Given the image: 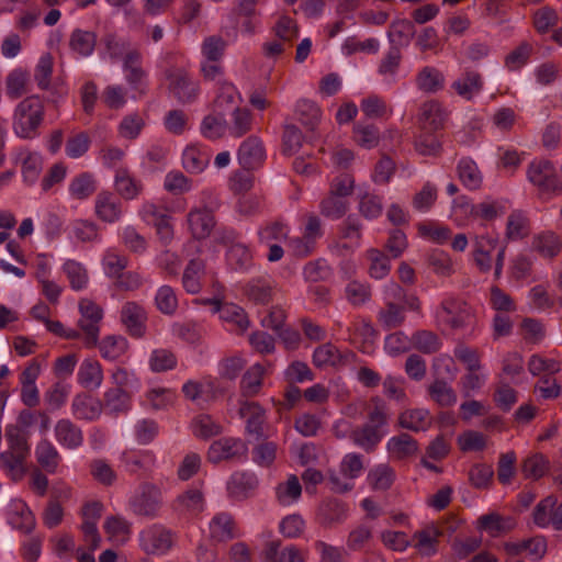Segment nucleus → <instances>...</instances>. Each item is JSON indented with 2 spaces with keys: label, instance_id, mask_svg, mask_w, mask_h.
<instances>
[{
  "label": "nucleus",
  "instance_id": "nucleus-1",
  "mask_svg": "<svg viewBox=\"0 0 562 562\" xmlns=\"http://www.w3.org/2000/svg\"><path fill=\"white\" fill-rule=\"evenodd\" d=\"M375 405L368 412L367 422L351 429L349 438L367 453L375 451L387 434L389 411L380 398L373 400Z\"/></svg>",
  "mask_w": 562,
  "mask_h": 562
},
{
  "label": "nucleus",
  "instance_id": "nucleus-2",
  "mask_svg": "<svg viewBox=\"0 0 562 562\" xmlns=\"http://www.w3.org/2000/svg\"><path fill=\"white\" fill-rule=\"evenodd\" d=\"M45 108L40 95L33 94L20 101L13 113L12 128L22 139H34L40 135Z\"/></svg>",
  "mask_w": 562,
  "mask_h": 562
},
{
  "label": "nucleus",
  "instance_id": "nucleus-3",
  "mask_svg": "<svg viewBox=\"0 0 562 562\" xmlns=\"http://www.w3.org/2000/svg\"><path fill=\"white\" fill-rule=\"evenodd\" d=\"M164 507V494L159 485L144 481L132 492L127 501L128 510L136 517L156 519Z\"/></svg>",
  "mask_w": 562,
  "mask_h": 562
},
{
  "label": "nucleus",
  "instance_id": "nucleus-4",
  "mask_svg": "<svg viewBox=\"0 0 562 562\" xmlns=\"http://www.w3.org/2000/svg\"><path fill=\"white\" fill-rule=\"evenodd\" d=\"M168 91L180 104H192L200 95L199 81L183 67H168L165 70Z\"/></svg>",
  "mask_w": 562,
  "mask_h": 562
},
{
  "label": "nucleus",
  "instance_id": "nucleus-5",
  "mask_svg": "<svg viewBox=\"0 0 562 562\" xmlns=\"http://www.w3.org/2000/svg\"><path fill=\"white\" fill-rule=\"evenodd\" d=\"M438 326L450 329H462L473 319L470 306L454 296L445 297L435 312Z\"/></svg>",
  "mask_w": 562,
  "mask_h": 562
},
{
  "label": "nucleus",
  "instance_id": "nucleus-6",
  "mask_svg": "<svg viewBox=\"0 0 562 562\" xmlns=\"http://www.w3.org/2000/svg\"><path fill=\"white\" fill-rule=\"evenodd\" d=\"M138 543L148 555H164L173 546V535L165 526L154 524L139 532Z\"/></svg>",
  "mask_w": 562,
  "mask_h": 562
},
{
  "label": "nucleus",
  "instance_id": "nucleus-7",
  "mask_svg": "<svg viewBox=\"0 0 562 562\" xmlns=\"http://www.w3.org/2000/svg\"><path fill=\"white\" fill-rule=\"evenodd\" d=\"M528 180L543 193L562 191V180L554 165L546 159L533 160L527 169Z\"/></svg>",
  "mask_w": 562,
  "mask_h": 562
},
{
  "label": "nucleus",
  "instance_id": "nucleus-8",
  "mask_svg": "<svg viewBox=\"0 0 562 562\" xmlns=\"http://www.w3.org/2000/svg\"><path fill=\"white\" fill-rule=\"evenodd\" d=\"M248 447L240 438L224 437L212 442L207 451V460L211 463H220L224 460L246 459Z\"/></svg>",
  "mask_w": 562,
  "mask_h": 562
},
{
  "label": "nucleus",
  "instance_id": "nucleus-9",
  "mask_svg": "<svg viewBox=\"0 0 562 562\" xmlns=\"http://www.w3.org/2000/svg\"><path fill=\"white\" fill-rule=\"evenodd\" d=\"M267 158L262 140L255 135L248 136L237 150V159L245 170H257L262 167Z\"/></svg>",
  "mask_w": 562,
  "mask_h": 562
},
{
  "label": "nucleus",
  "instance_id": "nucleus-10",
  "mask_svg": "<svg viewBox=\"0 0 562 562\" xmlns=\"http://www.w3.org/2000/svg\"><path fill=\"white\" fill-rule=\"evenodd\" d=\"M498 246V237L488 234L475 235L472 240V257L481 272H490L492 269V254Z\"/></svg>",
  "mask_w": 562,
  "mask_h": 562
},
{
  "label": "nucleus",
  "instance_id": "nucleus-11",
  "mask_svg": "<svg viewBox=\"0 0 562 562\" xmlns=\"http://www.w3.org/2000/svg\"><path fill=\"white\" fill-rule=\"evenodd\" d=\"M121 321L132 337L142 338L145 335L147 313L138 303L126 302L121 311Z\"/></svg>",
  "mask_w": 562,
  "mask_h": 562
},
{
  "label": "nucleus",
  "instance_id": "nucleus-12",
  "mask_svg": "<svg viewBox=\"0 0 562 562\" xmlns=\"http://www.w3.org/2000/svg\"><path fill=\"white\" fill-rule=\"evenodd\" d=\"M238 413L246 419V431L256 439L263 437L266 411L257 402L240 401Z\"/></svg>",
  "mask_w": 562,
  "mask_h": 562
},
{
  "label": "nucleus",
  "instance_id": "nucleus-13",
  "mask_svg": "<svg viewBox=\"0 0 562 562\" xmlns=\"http://www.w3.org/2000/svg\"><path fill=\"white\" fill-rule=\"evenodd\" d=\"M209 532L210 538L215 542H227L239 536L235 519L227 512L217 513L212 517Z\"/></svg>",
  "mask_w": 562,
  "mask_h": 562
},
{
  "label": "nucleus",
  "instance_id": "nucleus-14",
  "mask_svg": "<svg viewBox=\"0 0 562 562\" xmlns=\"http://www.w3.org/2000/svg\"><path fill=\"white\" fill-rule=\"evenodd\" d=\"M56 441L66 449L76 450L83 443L82 429L69 418H60L54 426Z\"/></svg>",
  "mask_w": 562,
  "mask_h": 562
},
{
  "label": "nucleus",
  "instance_id": "nucleus-15",
  "mask_svg": "<svg viewBox=\"0 0 562 562\" xmlns=\"http://www.w3.org/2000/svg\"><path fill=\"white\" fill-rule=\"evenodd\" d=\"M187 222L192 237L198 240L207 238L216 224L212 211L199 207L188 213Z\"/></svg>",
  "mask_w": 562,
  "mask_h": 562
},
{
  "label": "nucleus",
  "instance_id": "nucleus-16",
  "mask_svg": "<svg viewBox=\"0 0 562 562\" xmlns=\"http://www.w3.org/2000/svg\"><path fill=\"white\" fill-rule=\"evenodd\" d=\"M103 412L101 400L91 396L88 393H79L74 396L71 402V413L80 420H97Z\"/></svg>",
  "mask_w": 562,
  "mask_h": 562
},
{
  "label": "nucleus",
  "instance_id": "nucleus-17",
  "mask_svg": "<svg viewBox=\"0 0 562 562\" xmlns=\"http://www.w3.org/2000/svg\"><path fill=\"white\" fill-rule=\"evenodd\" d=\"M447 120V113L437 101L425 102L420 106L418 123L420 131L434 132L442 130Z\"/></svg>",
  "mask_w": 562,
  "mask_h": 562
},
{
  "label": "nucleus",
  "instance_id": "nucleus-18",
  "mask_svg": "<svg viewBox=\"0 0 562 562\" xmlns=\"http://www.w3.org/2000/svg\"><path fill=\"white\" fill-rule=\"evenodd\" d=\"M204 495L199 487H190L172 502V508L182 514L196 516L204 510Z\"/></svg>",
  "mask_w": 562,
  "mask_h": 562
},
{
  "label": "nucleus",
  "instance_id": "nucleus-19",
  "mask_svg": "<svg viewBox=\"0 0 562 562\" xmlns=\"http://www.w3.org/2000/svg\"><path fill=\"white\" fill-rule=\"evenodd\" d=\"M94 209L98 218L105 223H115L122 216L121 201L109 191H101L98 193Z\"/></svg>",
  "mask_w": 562,
  "mask_h": 562
},
{
  "label": "nucleus",
  "instance_id": "nucleus-20",
  "mask_svg": "<svg viewBox=\"0 0 562 562\" xmlns=\"http://www.w3.org/2000/svg\"><path fill=\"white\" fill-rule=\"evenodd\" d=\"M348 508L346 504L338 498H328L323 501L317 509L318 522L324 527H330L334 524H340L347 518Z\"/></svg>",
  "mask_w": 562,
  "mask_h": 562
},
{
  "label": "nucleus",
  "instance_id": "nucleus-21",
  "mask_svg": "<svg viewBox=\"0 0 562 562\" xmlns=\"http://www.w3.org/2000/svg\"><path fill=\"white\" fill-rule=\"evenodd\" d=\"M258 486V479L251 472H235L227 482V492L232 498L245 499Z\"/></svg>",
  "mask_w": 562,
  "mask_h": 562
},
{
  "label": "nucleus",
  "instance_id": "nucleus-22",
  "mask_svg": "<svg viewBox=\"0 0 562 562\" xmlns=\"http://www.w3.org/2000/svg\"><path fill=\"white\" fill-rule=\"evenodd\" d=\"M103 411L105 414L117 417L126 414L132 406V394L130 391H121V389H108L103 394Z\"/></svg>",
  "mask_w": 562,
  "mask_h": 562
},
{
  "label": "nucleus",
  "instance_id": "nucleus-23",
  "mask_svg": "<svg viewBox=\"0 0 562 562\" xmlns=\"http://www.w3.org/2000/svg\"><path fill=\"white\" fill-rule=\"evenodd\" d=\"M121 462L126 472L136 474L138 471H150L156 464V456L150 450H130L121 454Z\"/></svg>",
  "mask_w": 562,
  "mask_h": 562
},
{
  "label": "nucleus",
  "instance_id": "nucleus-24",
  "mask_svg": "<svg viewBox=\"0 0 562 562\" xmlns=\"http://www.w3.org/2000/svg\"><path fill=\"white\" fill-rule=\"evenodd\" d=\"M125 79L133 89H139L146 79V71L142 68V54L138 49L128 50L123 58Z\"/></svg>",
  "mask_w": 562,
  "mask_h": 562
},
{
  "label": "nucleus",
  "instance_id": "nucleus-25",
  "mask_svg": "<svg viewBox=\"0 0 562 562\" xmlns=\"http://www.w3.org/2000/svg\"><path fill=\"white\" fill-rule=\"evenodd\" d=\"M78 383L87 390H97L103 382V370L99 361L85 359L77 373Z\"/></svg>",
  "mask_w": 562,
  "mask_h": 562
},
{
  "label": "nucleus",
  "instance_id": "nucleus-26",
  "mask_svg": "<svg viewBox=\"0 0 562 562\" xmlns=\"http://www.w3.org/2000/svg\"><path fill=\"white\" fill-rule=\"evenodd\" d=\"M114 188L124 200H134L144 190L142 181L132 177L126 168L116 169L114 176Z\"/></svg>",
  "mask_w": 562,
  "mask_h": 562
},
{
  "label": "nucleus",
  "instance_id": "nucleus-27",
  "mask_svg": "<svg viewBox=\"0 0 562 562\" xmlns=\"http://www.w3.org/2000/svg\"><path fill=\"white\" fill-rule=\"evenodd\" d=\"M397 423L401 428L418 432L425 431L431 426V417L426 408H413L402 412Z\"/></svg>",
  "mask_w": 562,
  "mask_h": 562
},
{
  "label": "nucleus",
  "instance_id": "nucleus-28",
  "mask_svg": "<svg viewBox=\"0 0 562 562\" xmlns=\"http://www.w3.org/2000/svg\"><path fill=\"white\" fill-rule=\"evenodd\" d=\"M296 120L308 131L314 133L321 122L322 111L312 100L300 99L294 109Z\"/></svg>",
  "mask_w": 562,
  "mask_h": 562
},
{
  "label": "nucleus",
  "instance_id": "nucleus-29",
  "mask_svg": "<svg viewBox=\"0 0 562 562\" xmlns=\"http://www.w3.org/2000/svg\"><path fill=\"white\" fill-rule=\"evenodd\" d=\"M457 173L459 180L468 190L476 191L481 189L483 175L473 159L469 157L461 158L457 165Z\"/></svg>",
  "mask_w": 562,
  "mask_h": 562
},
{
  "label": "nucleus",
  "instance_id": "nucleus-30",
  "mask_svg": "<svg viewBox=\"0 0 562 562\" xmlns=\"http://www.w3.org/2000/svg\"><path fill=\"white\" fill-rule=\"evenodd\" d=\"M451 88L461 98L470 101L483 89L482 76L474 70H467L451 85Z\"/></svg>",
  "mask_w": 562,
  "mask_h": 562
},
{
  "label": "nucleus",
  "instance_id": "nucleus-31",
  "mask_svg": "<svg viewBox=\"0 0 562 562\" xmlns=\"http://www.w3.org/2000/svg\"><path fill=\"white\" fill-rule=\"evenodd\" d=\"M386 450L393 458L404 460L417 453L418 442L411 435L402 432L389 439Z\"/></svg>",
  "mask_w": 562,
  "mask_h": 562
},
{
  "label": "nucleus",
  "instance_id": "nucleus-32",
  "mask_svg": "<svg viewBox=\"0 0 562 562\" xmlns=\"http://www.w3.org/2000/svg\"><path fill=\"white\" fill-rule=\"evenodd\" d=\"M516 527V520L513 517H504L497 513L483 515L479 518V528L486 531L492 537H498Z\"/></svg>",
  "mask_w": 562,
  "mask_h": 562
},
{
  "label": "nucleus",
  "instance_id": "nucleus-33",
  "mask_svg": "<svg viewBox=\"0 0 562 562\" xmlns=\"http://www.w3.org/2000/svg\"><path fill=\"white\" fill-rule=\"evenodd\" d=\"M415 83L423 92L436 93L443 89L445 76L439 69L425 66L416 75Z\"/></svg>",
  "mask_w": 562,
  "mask_h": 562
},
{
  "label": "nucleus",
  "instance_id": "nucleus-34",
  "mask_svg": "<svg viewBox=\"0 0 562 562\" xmlns=\"http://www.w3.org/2000/svg\"><path fill=\"white\" fill-rule=\"evenodd\" d=\"M415 25L407 19H397L390 24L387 37L391 46L402 47L409 45L412 38L415 36Z\"/></svg>",
  "mask_w": 562,
  "mask_h": 562
},
{
  "label": "nucleus",
  "instance_id": "nucleus-35",
  "mask_svg": "<svg viewBox=\"0 0 562 562\" xmlns=\"http://www.w3.org/2000/svg\"><path fill=\"white\" fill-rule=\"evenodd\" d=\"M405 319V307L394 302H386L376 314V321L384 330H391L402 326Z\"/></svg>",
  "mask_w": 562,
  "mask_h": 562
},
{
  "label": "nucleus",
  "instance_id": "nucleus-36",
  "mask_svg": "<svg viewBox=\"0 0 562 562\" xmlns=\"http://www.w3.org/2000/svg\"><path fill=\"white\" fill-rule=\"evenodd\" d=\"M35 458L41 468L50 474L57 471L61 460L58 450L48 439H42L36 445Z\"/></svg>",
  "mask_w": 562,
  "mask_h": 562
},
{
  "label": "nucleus",
  "instance_id": "nucleus-37",
  "mask_svg": "<svg viewBox=\"0 0 562 562\" xmlns=\"http://www.w3.org/2000/svg\"><path fill=\"white\" fill-rule=\"evenodd\" d=\"M530 233L529 220L521 210H514L507 217L505 240L517 241Z\"/></svg>",
  "mask_w": 562,
  "mask_h": 562
},
{
  "label": "nucleus",
  "instance_id": "nucleus-38",
  "mask_svg": "<svg viewBox=\"0 0 562 562\" xmlns=\"http://www.w3.org/2000/svg\"><path fill=\"white\" fill-rule=\"evenodd\" d=\"M98 189L95 177L91 172H81L75 176L69 183V193L76 200H86L93 195Z\"/></svg>",
  "mask_w": 562,
  "mask_h": 562
},
{
  "label": "nucleus",
  "instance_id": "nucleus-39",
  "mask_svg": "<svg viewBox=\"0 0 562 562\" xmlns=\"http://www.w3.org/2000/svg\"><path fill=\"white\" fill-rule=\"evenodd\" d=\"M312 361L316 368L337 367L345 362V357L334 344L325 342L315 348Z\"/></svg>",
  "mask_w": 562,
  "mask_h": 562
},
{
  "label": "nucleus",
  "instance_id": "nucleus-40",
  "mask_svg": "<svg viewBox=\"0 0 562 562\" xmlns=\"http://www.w3.org/2000/svg\"><path fill=\"white\" fill-rule=\"evenodd\" d=\"M214 313H220L223 321L235 324L241 333L249 327L246 312L236 304L214 302Z\"/></svg>",
  "mask_w": 562,
  "mask_h": 562
},
{
  "label": "nucleus",
  "instance_id": "nucleus-41",
  "mask_svg": "<svg viewBox=\"0 0 562 562\" xmlns=\"http://www.w3.org/2000/svg\"><path fill=\"white\" fill-rule=\"evenodd\" d=\"M226 128L231 136L241 137L252 128V114L247 108L235 106Z\"/></svg>",
  "mask_w": 562,
  "mask_h": 562
},
{
  "label": "nucleus",
  "instance_id": "nucleus-42",
  "mask_svg": "<svg viewBox=\"0 0 562 562\" xmlns=\"http://www.w3.org/2000/svg\"><path fill=\"white\" fill-rule=\"evenodd\" d=\"M102 358L115 361L128 349V341L121 335L105 336L98 345Z\"/></svg>",
  "mask_w": 562,
  "mask_h": 562
},
{
  "label": "nucleus",
  "instance_id": "nucleus-43",
  "mask_svg": "<svg viewBox=\"0 0 562 562\" xmlns=\"http://www.w3.org/2000/svg\"><path fill=\"white\" fill-rule=\"evenodd\" d=\"M95 44L97 35L91 31L75 29L70 34V49L82 57L90 56L94 50Z\"/></svg>",
  "mask_w": 562,
  "mask_h": 562
},
{
  "label": "nucleus",
  "instance_id": "nucleus-44",
  "mask_svg": "<svg viewBox=\"0 0 562 562\" xmlns=\"http://www.w3.org/2000/svg\"><path fill=\"white\" fill-rule=\"evenodd\" d=\"M27 456L3 451L0 453V468L14 482L21 481L26 472L24 462Z\"/></svg>",
  "mask_w": 562,
  "mask_h": 562
},
{
  "label": "nucleus",
  "instance_id": "nucleus-45",
  "mask_svg": "<svg viewBox=\"0 0 562 562\" xmlns=\"http://www.w3.org/2000/svg\"><path fill=\"white\" fill-rule=\"evenodd\" d=\"M402 61L398 46H390L385 56L378 66V74L384 77L387 83H394Z\"/></svg>",
  "mask_w": 562,
  "mask_h": 562
},
{
  "label": "nucleus",
  "instance_id": "nucleus-46",
  "mask_svg": "<svg viewBox=\"0 0 562 562\" xmlns=\"http://www.w3.org/2000/svg\"><path fill=\"white\" fill-rule=\"evenodd\" d=\"M302 494V486L299 477L294 474L289 475L285 482L279 483L276 487V497L280 505L290 506L294 504Z\"/></svg>",
  "mask_w": 562,
  "mask_h": 562
},
{
  "label": "nucleus",
  "instance_id": "nucleus-47",
  "mask_svg": "<svg viewBox=\"0 0 562 562\" xmlns=\"http://www.w3.org/2000/svg\"><path fill=\"white\" fill-rule=\"evenodd\" d=\"M205 265L201 259H191L182 276V284L184 290L190 294H196L201 291L200 279L204 273Z\"/></svg>",
  "mask_w": 562,
  "mask_h": 562
},
{
  "label": "nucleus",
  "instance_id": "nucleus-48",
  "mask_svg": "<svg viewBox=\"0 0 562 562\" xmlns=\"http://www.w3.org/2000/svg\"><path fill=\"white\" fill-rule=\"evenodd\" d=\"M412 347L425 355H432L441 348V340L431 330L419 329L411 337Z\"/></svg>",
  "mask_w": 562,
  "mask_h": 562
},
{
  "label": "nucleus",
  "instance_id": "nucleus-49",
  "mask_svg": "<svg viewBox=\"0 0 562 562\" xmlns=\"http://www.w3.org/2000/svg\"><path fill=\"white\" fill-rule=\"evenodd\" d=\"M263 367L259 363L250 367L240 380V393L244 397H252L257 395L262 385Z\"/></svg>",
  "mask_w": 562,
  "mask_h": 562
},
{
  "label": "nucleus",
  "instance_id": "nucleus-50",
  "mask_svg": "<svg viewBox=\"0 0 562 562\" xmlns=\"http://www.w3.org/2000/svg\"><path fill=\"white\" fill-rule=\"evenodd\" d=\"M367 480L372 490L386 491L394 483L395 471L389 464H378L370 470Z\"/></svg>",
  "mask_w": 562,
  "mask_h": 562
},
{
  "label": "nucleus",
  "instance_id": "nucleus-51",
  "mask_svg": "<svg viewBox=\"0 0 562 562\" xmlns=\"http://www.w3.org/2000/svg\"><path fill=\"white\" fill-rule=\"evenodd\" d=\"M228 266L236 271H246L252 263V256L248 247L241 243L229 246L226 252Z\"/></svg>",
  "mask_w": 562,
  "mask_h": 562
},
{
  "label": "nucleus",
  "instance_id": "nucleus-52",
  "mask_svg": "<svg viewBox=\"0 0 562 562\" xmlns=\"http://www.w3.org/2000/svg\"><path fill=\"white\" fill-rule=\"evenodd\" d=\"M367 258L370 261L369 274L376 280L384 279L391 271V261L387 255L376 248L367 250Z\"/></svg>",
  "mask_w": 562,
  "mask_h": 562
},
{
  "label": "nucleus",
  "instance_id": "nucleus-53",
  "mask_svg": "<svg viewBox=\"0 0 562 562\" xmlns=\"http://www.w3.org/2000/svg\"><path fill=\"white\" fill-rule=\"evenodd\" d=\"M362 224L353 215L347 216V218L339 226V237L347 239L348 243L344 244L342 247L347 249H355L360 246Z\"/></svg>",
  "mask_w": 562,
  "mask_h": 562
},
{
  "label": "nucleus",
  "instance_id": "nucleus-54",
  "mask_svg": "<svg viewBox=\"0 0 562 562\" xmlns=\"http://www.w3.org/2000/svg\"><path fill=\"white\" fill-rule=\"evenodd\" d=\"M245 293L256 304L266 305L272 300L273 289L265 279H254L246 285Z\"/></svg>",
  "mask_w": 562,
  "mask_h": 562
},
{
  "label": "nucleus",
  "instance_id": "nucleus-55",
  "mask_svg": "<svg viewBox=\"0 0 562 562\" xmlns=\"http://www.w3.org/2000/svg\"><path fill=\"white\" fill-rule=\"evenodd\" d=\"M29 435V431H22L12 424L8 425L5 427V439L9 447L7 451L29 457L31 451L27 442Z\"/></svg>",
  "mask_w": 562,
  "mask_h": 562
},
{
  "label": "nucleus",
  "instance_id": "nucleus-56",
  "mask_svg": "<svg viewBox=\"0 0 562 562\" xmlns=\"http://www.w3.org/2000/svg\"><path fill=\"white\" fill-rule=\"evenodd\" d=\"M532 247L542 257L553 258L561 251V241L552 232L541 233L533 238Z\"/></svg>",
  "mask_w": 562,
  "mask_h": 562
},
{
  "label": "nucleus",
  "instance_id": "nucleus-57",
  "mask_svg": "<svg viewBox=\"0 0 562 562\" xmlns=\"http://www.w3.org/2000/svg\"><path fill=\"white\" fill-rule=\"evenodd\" d=\"M191 429L193 435L201 439H209L222 432V426L206 414L195 416L191 422Z\"/></svg>",
  "mask_w": 562,
  "mask_h": 562
},
{
  "label": "nucleus",
  "instance_id": "nucleus-58",
  "mask_svg": "<svg viewBox=\"0 0 562 562\" xmlns=\"http://www.w3.org/2000/svg\"><path fill=\"white\" fill-rule=\"evenodd\" d=\"M549 471V460L542 453H533L521 463L525 479L539 480Z\"/></svg>",
  "mask_w": 562,
  "mask_h": 562
},
{
  "label": "nucleus",
  "instance_id": "nucleus-59",
  "mask_svg": "<svg viewBox=\"0 0 562 562\" xmlns=\"http://www.w3.org/2000/svg\"><path fill=\"white\" fill-rule=\"evenodd\" d=\"M210 157L198 147H187L182 154V166L191 173H200L209 165Z\"/></svg>",
  "mask_w": 562,
  "mask_h": 562
},
{
  "label": "nucleus",
  "instance_id": "nucleus-60",
  "mask_svg": "<svg viewBox=\"0 0 562 562\" xmlns=\"http://www.w3.org/2000/svg\"><path fill=\"white\" fill-rule=\"evenodd\" d=\"M415 149L423 156H438L442 151V143L437 133L420 131L415 139Z\"/></svg>",
  "mask_w": 562,
  "mask_h": 562
},
{
  "label": "nucleus",
  "instance_id": "nucleus-61",
  "mask_svg": "<svg viewBox=\"0 0 562 562\" xmlns=\"http://www.w3.org/2000/svg\"><path fill=\"white\" fill-rule=\"evenodd\" d=\"M441 535L442 532L436 526L429 525L414 533L415 547L426 554H432L436 552V544Z\"/></svg>",
  "mask_w": 562,
  "mask_h": 562
},
{
  "label": "nucleus",
  "instance_id": "nucleus-62",
  "mask_svg": "<svg viewBox=\"0 0 562 562\" xmlns=\"http://www.w3.org/2000/svg\"><path fill=\"white\" fill-rule=\"evenodd\" d=\"M155 305L157 310L167 316H172L178 310V297L170 285H161L155 295Z\"/></svg>",
  "mask_w": 562,
  "mask_h": 562
},
{
  "label": "nucleus",
  "instance_id": "nucleus-63",
  "mask_svg": "<svg viewBox=\"0 0 562 562\" xmlns=\"http://www.w3.org/2000/svg\"><path fill=\"white\" fill-rule=\"evenodd\" d=\"M359 213L367 220H375L383 212V200L380 195L363 192L359 195Z\"/></svg>",
  "mask_w": 562,
  "mask_h": 562
},
{
  "label": "nucleus",
  "instance_id": "nucleus-64",
  "mask_svg": "<svg viewBox=\"0 0 562 562\" xmlns=\"http://www.w3.org/2000/svg\"><path fill=\"white\" fill-rule=\"evenodd\" d=\"M505 212L506 206L501 201L486 198L482 202L475 204V213L473 220L493 222L497 217L504 215Z\"/></svg>",
  "mask_w": 562,
  "mask_h": 562
}]
</instances>
